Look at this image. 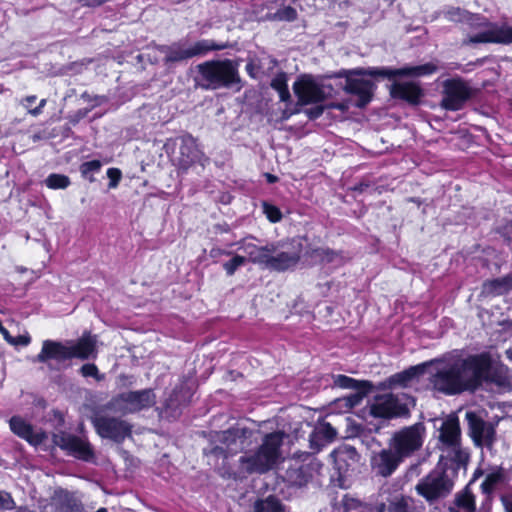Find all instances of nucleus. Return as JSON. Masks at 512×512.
I'll use <instances>...</instances> for the list:
<instances>
[{"mask_svg": "<svg viewBox=\"0 0 512 512\" xmlns=\"http://www.w3.org/2000/svg\"><path fill=\"white\" fill-rule=\"evenodd\" d=\"M107 177L109 179V188H116L122 178V172L119 168H109L107 170Z\"/></svg>", "mask_w": 512, "mask_h": 512, "instance_id": "nucleus-50", "label": "nucleus"}, {"mask_svg": "<svg viewBox=\"0 0 512 512\" xmlns=\"http://www.w3.org/2000/svg\"><path fill=\"white\" fill-rule=\"evenodd\" d=\"M215 230L219 233H229L231 231V228L228 223H219L214 226Z\"/></svg>", "mask_w": 512, "mask_h": 512, "instance_id": "nucleus-60", "label": "nucleus"}, {"mask_svg": "<svg viewBox=\"0 0 512 512\" xmlns=\"http://www.w3.org/2000/svg\"><path fill=\"white\" fill-rule=\"evenodd\" d=\"M369 415L376 419L392 420L410 416V409L406 403L400 401L393 393L380 394L374 397L369 406Z\"/></svg>", "mask_w": 512, "mask_h": 512, "instance_id": "nucleus-10", "label": "nucleus"}, {"mask_svg": "<svg viewBox=\"0 0 512 512\" xmlns=\"http://www.w3.org/2000/svg\"><path fill=\"white\" fill-rule=\"evenodd\" d=\"M80 373L83 377H94L98 376L99 370L94 363H86L81 366Z\"/></svg>", "mask_w": 512, "mask_h": 512, "instance_id": "nucleus-51", "label": "nucleus"}, {"mask_svg": "<svg viewBox=\"0 0 512 512\" xmlns=\"http://www.w3.org/2000/svg\"><path fill=\"white\" fill-rule=\"evenodd\" d=\"M297 17L298 13L296 9L290 5L279 8L273 15L274 20L285 22H293Z\"/></svg>", "mask_w": 512, "mask_h": 512, "instance_id": "nucleus-39", "label": "nucleus"}, {"mask_svg": "<svg viewBox=\"0 0 512 512\" xmlns=\"http://www.w3.org/2000/svg\"><path fill=\"white\" fill-rule=\"evenodd\" d=\"M59 512H85L82 502L70 493H65L58 501Z\"/></svg>", "mask_w": 512, "mask_h": 512, "instance_id": "nucleus-36", "label": "nucleus"}, {"mask_svg": "<svg viewBox=\"0 0 512 512\" xmlns=\"http://www.w3.org/2000/svg\"><path fill=\"white\" fill-rule=\"evenodd\" d=\"M199 75L198 84L206 90L221 88H242V79L239 74V64L232 59L208 60L197 66Z\"/></svg>", "mask_w": 512, "mask_h": 512, "instance_id": "nucleus-4", "label": "nucleus"}, {"mask_svg": "<svg viewBox=\"0 0 512 512\" xmlns=\"http://www.w3.org/2000/svg\"><path fill=\"white\" fill-rule=\"evenodd\" d=\"M489 352L469 354L438 369L430 378L433 389L446 396L476 393L484 383H493Z\"/></svg>", "mask_w": 512, "mask_h": 512, "instance_id": "nucleus-1", "label": "nucleus"}, {"mask_svg": "<svg viewBox=\"0 0 512 512\" xmlns=\"http://www.w3.org/2000/svg\"><path fill=\"white\" fill-rule=\"evenodd\" d=\"M0 333L3 335L4 339L12 345V342H14V336H12L9 331L2 325V328H0Z\"/></svg>", "mask_w": 512, "mask_h": 512, "instance_id": "nucleus-61", "label": "nucleus"}, {"mask_svg": "<svg viewBox=\"0 0 512 512\" xmlns=\"http://www.w3.org/2000/svg\"><path fill=\"white\" fill-rule=\"evenodd\" d=\"M465 419L468 434L476 447L491 449L496 442V429L490 422L485 421L477 412L467 411Z\"/></svg>", "mask_w": 512, "mask_h": 512, "instance_id": "nucleus-11", "label": "nucleus"}, {"mask_svg": "<svg viewBox=\"0 0 512 512\" xmlns=\"http://www.w3.org/2000/svg\"><path fill=\"white\" fill-rule=\"evenodd\" d=\"M305 257L310 259L314 264H331L335 262L342 263L344 261L343 251L334 250L329 247H307Z\"/></svg>", "mask_w": 512, "mask_h": 512, "instance_id": "nucleus-28", "label": "nucleus"}, {"mask_svg": "<svg viewBox=\"0 0 512 512\" xmlns=\"http://www.w3.org/2000/svg\"><path fill=\"white\" fill-rule=\"evenodd\" d=\"M426 367V363H421L395 373L385 380L384 387L387 389L406 388L414 379L425 373Z\"/></svg>", "mask_w": 512, "mask_h": 512, "instance_id": "nucleus-23", "label": "nucleus"}, {"mask_svg": "<svg viewBox=\"0 0 512 512\" xmlns=\"http://www.w3.org/2000/svg\"><path fill=\"white\" fill-rule=\"evenodd\" d=\"M67 346L61 341L44 340L36 361L39 363H47L50 360L56 362H64L74 358L80 360H88L95 358L97 354V338L90 331H85L76 342H70Z\"/></svg>", "mask_w": 512, "mask_h": 512, "instance_id": "nucleus-3", "label": "nucleus"}, {"mask_svg": "<svg viewBox=\"0 0 512 512\" xmlns=\"http://www.w3.org/2000/svg\"><path fill=\"white\" fill-rule=\"evenodd\" d=\"M486 25L490 26L491 29L469 35L463 39L462 45L469 46L480 43L512 44V26H497L490 22H487Z\"/></svg>", "mask_w": 512, "mask_h": 512, "instance_id": "nucleus-15", "label": "nucleus"}, {"mask_svg": "<svg viewBox=\"0 0 512 512\" xmlns=\"http://www.w3.org/2000/svg\"><path fill=\"white\" fill-rule=\"evenodd\" d=\"M193 391L185 383L176 385L169 397L164 402V410L171 416H176L181 413V409L186 407L191 402Z\"/></svg>", "mask_w": 512, "mask_h": 512, "instance_id": "nucleus-22", "label": "nucleus"}, {"mask_svg": "<svg viewBox=\"0 0 512 512\" xmlns=\"http://www.w3.org/2000/svg\"><path fill=\"white\" fill-rule=\"evenodd\" d=\"M454 449L453 456L451 461L456 464V468H466L468 462L470 460V455L468 452L461 449L460 445L458 447H452Z\"/></svg>", "mask_w": 512, "mask_h": 512, "instance_id": "nucleus-41", "label": "nucleus"}, {"mask_svg": "<svg viewBox=\"0 0 512 512\" xmlns=\"http://www.w3.org/2000/svg\"><path fill=\"white\" fill-rule=\"evenodd\" d=\"M225 48V44L216 43L209 39L198 40L192 45H187V42L184 41H177L170 45L162 44L156 47L158 52L164 54L163 63L165 66L187 61L197 56H204L211 51H220Z\"/></svg>", "mask_w": 512, "mask_h": 512, "instance_id": "nucleus-5", "label": "nucleus"}, {"mask_svg": "<svg viewBox=\"0 0 512 512\" xmlns=\"http://www.w3.org/2000/svg\"><path fill=\"white\" fill-rule=\"evenodd\" d=\"M425 426L415 423L396 431L390 439L389 446L405 460L419 451L424 443Z\"/></svg>", "mask_w": 512, "mask_h": 512, "instance_id": "nucleus-7", "label": "nucleus"}, {"mask_svg": "<svg viewBox=\"0 0 512 512\" xmlns=\"http://www.w3.org/2000/svg\"><path fill=\"white\" fill-rule=\"evenodd\" d=\"M315 429L328 444L333 442L337 436L336 429L328 422L317 426Z\"/></svg>", "mask_w": 512, "mask_h": 512, "instance_id": "nucleus-43", "label": "nucleus"}, {"mask_svg": "<svg viewBox=\"0 0 512 512\" xmlns=\"http://www.w3.org/2000/svg\"><path fill=\"white\" fill-rule=\"evenodd\" d=\"M286 480L291 486L303 487L308 484L311 475L303 465L295 468H288L285 473Z\"/></svg>", "mask_w": 512, "mask_h": 512, "instance_id": "nucleus-35", "label": "nucleus"}, {"mask_svg": "<svg viewBox=\"0 0 512 512\" xmlns=\"http://www.w3.org/2000/svg\"><path fill=\"white\" fill-rule=\"evenodd\" d=\"M334 384L343 389H353L354 385L357 384V379L339 374L334 377Z\"/></svg>", "mask_w": 512, "mask_h": 512, "instance_id": "nucleus-46", "label": "nucleus"}, {"mask_svg": "<svg viewBox=\"0 0 512 512\" xmlns=\"http://www.w3.org/2000/svg\"><path fill=\"white\" fill-rule=\"evenodd\" d=\"M101 166L102 164L99 160H91L83 162L80 165L79 170L81 175L86 178L89 174L98 172L101 169Z\"/></svg>", "mask_w": 512, "mask_h": 512, "instance_id": "nucleus-45", "label": "nucleus"}, {"mask_svg": "<svg viewBox=\"0 0 512 512\" xmlns=\"http://www.w3.org/2000/svg\"><path fill=\"white\" fill-rule=\"evenodd\" d=\"M352 390L356 391V396L362 398L369 394L373 389L372 382L368 380H357V384L354 385Z\"/></svg>", "mask_w": 512, "mask_h": 512, "instance_id": "nucleus-47", "label": "nucleus"}, {"mask_svg": "<svg viewBox=\"0 0 512 512\" xmlns=\"http://www.w3.org/2000/svg\"><path fill=\"white\" fill-rule=\"evenodd\" d=\"M440 441L448 447H458L461 440V429L457 418L445 420L440 427Z\"/></svg>", "mask_w": 512, "mask_h": 512, "instance_id": "nucleus-30", "label": "nucleus"}, {"mask_svg": "<svg viewBox=\"0 0 512 512\" xmlns=\"http://www.w3.org/2000/svg\"><path fill=\"white\" fill-rule=\"evenodd\" d=\"M293 91L297 97L299 106L318 104L326 100V93L319 83L311 75H301L293 83Z\"/></svg>", "mask_w": 512, "mask_h": 512, "instance_id": "nucleus-14", "label": "nucleus"}, {"mask_svg": "<svg viewBox=\"0 0 512 512\" xmlns=\"http://www.w3.org/2000/svg\"><path fill=\"white\" fill-rule=\"evenodd\" d=\"M512 291V273L502 277L488 279L482 283L480 297L489 298L508 294Z\"/></svg>", "mask_w": 512, "mask_h": 512, "instance_id": "nucleus-27", "label": "nucleus"}, {"mask_svg": "<svg viewBox=\"0 0 512 512\" xmlns=\"http://www.w3.org/2000/svg\"><path fill=\"white\" fill-rule=\"evenodd\" d=\"M253 512H287V508L278 497L268 495L254 502Z\"/></svg>", "mask_w": 512, "mask_h": 512, "instance_id": "nucleus-34", "label": "nucleus"}, {"mask_svg": "<svg viewBox=\"0 0 512 512\" xmlns=\"http://www.w3.org/2000/svg\"><path fill=\"white\" fill-rule=\"evenodd\" d=\"M388 512H418L413 497L404 494L396 495L388 500Z\"/></svg>", "mask_w": 512, "mask_h": 512, "instance_id": "nucleus-33", "label": "nucleus"}, {"mask_svg": "<svg viewBox=\"0 0 512 512\" xmlns=\"http://www.w3.org/2000/svg\"><path fill=\"white\" fill-rule=\"evenodd\" d=\"M325 106L317 105L312 108L306 109L305 114L310 120H316L321 117L325 111Z\"/></svg>", "mask_w": 512, "mask_h": 512, "instance_id": "nucleus-52", "label": "nucleus"}, {"mask_svg": "<svg viewBox=\"0 0 512 512\" xmlns=\"http://www.w3.org/2000/svg\"><path fill=\"white\" fill-rule=\"evenodd\" d=\"M369 187L368 183L360 182L356 184L352 190L358 193H363Z\"/></svg>", "mask_w": 512, "mask_h": 512, "instance_id": "nucleus-62", "label": "nucleus"}, {"mask_svg": "<svg viewBox=\"0 0 512 512\" xmlns=\"http://www.w3.org/2000/svg\"><path fill=\"white\" fill-rule=\"evenodd\" d=\"M302 245L293 246L287 251L269 253L265 268L284 272L295 267L301 259Z\"/></svg>", "mask_w": 512, "mask_h": 512, "instance_id": "nucleus-19", "label": "nucleus"}, {"mask_svg": "<svg viewBox=\"0 0 512 512\" xmlns=\"http://www.w3.org/2000/svg\"><path fill=\"white\" fill-rule=\"evenodd\" d=\"M278 95L280 98V101L282 102H290L291 101V94L288 88V85L281 90L278 91Z\"/></svg>", "mask_w": 512, "mask_h": 512, "instance_id": "nucleus-59", "label": "nucleus"}, {"mask_svg": "<svg viewBox=\"0 0 512 512\" xmlns=\"http://www.w3.org/2000/svg\"><path fill=\"white\" fill-rule=\"evenodd\" d=\"M390 96L399 99L410 105L417 106L421 103L424 90L416 82H394L390 87Z\"/></svg>", "mask_w": 512, "mask_h": 512, "instance_id": "nucleus-21", "label": "nucleus"}, {"mask_svg": "<svg viewBox=\"0 0 512 512\" xmlns=\"http://www.w3.org/2000/svg\"><path fill=\"white\" fill-rule=\"evenodd\" d=\"M237 244L241 245L244 248L247 254V261L252 264H256L259 266H266L267 258L269 253L277 252V248L279 244L269 243L265 246H257L253 243L244 244V241L241 240Z\"/></svg>", "mask_w": 512, "mask_h": 512, "instance_id": "nucleus-29", "label": "nucleus"}, {"mask_svg": "<svg viewBox=\"0 0 512 512\" xmlns=\"http://www.w3.org/2000/svg\"><path fill=\"white\" fill-rule=\"evenodd\" d=\"M247 258L239 254H232V258L222 264L227 276H233L241 266L245 265Z\"/></svg>", "mask_w": 512, "mask_h": 512, "instance_id": "nucleus-38", "label": "nucleus"}, {"mask_svg": "<svg viewBox=\"0 0 512 512\" xmlns=\"http://www.w3.org/2000/svg\"><path fill=\"white\" fill-rule=\"evenodd\" d=\"M501 235L506 241L512 242V220L502 226Z\"/></svg>", "mask_w": 512, "mask_h": 512, "instance_id": "nucleus-53", "label": "nucleus"}, {"mask_svg": "<svg viewBox=\"0 0 512 512\" xmlns=\"http://www.w3.org/2000/svg\"><path fill=\"white\" fill-rule=\"evenodd\" d=\"M37 100V97L35 95L26 96L22 100V104L25 108L28 109L29 113L33 116H38L42 113L43 107L46 105V99H42L38 106L32 107L35 101Z\"/></svg>", "mask_w": 512, "mask_h": 512, "instance_id": "nucleus-42", "label": "nucleus"}, {"mask_svg": "<svg viewBox=\"0 0 512 512\" xmlns=\"http://www.w3.org/2000/svg\"><path fill=\"white\" fill-rule=\"evenodd\" d=\"M52 441L54 445L76 459L89 462L95 456L91 444L77 435L61 431L53 434Z\"/></svg>", "mask_w": 512, "mask_h": 512, "instance_id": "nucleus-13", "label": "nucleus"}, {"mask_svg": "<svg viewBox=\"0 0 512 512\" xmlns=\"http://www.w3.org/2000/svg\"><path fill=\"white\" fill-rule=\"evenodd\" d=\"M31 342V337L29 335H18L14 337V342H12V345H21V346H27Z\"/></svg>", "mask_w": 512, "mask_h": 512, "instance_id": "nucleus-56", "label": "nucleus"}, {"mask_svg": "<svg viewBox=\"0 0 512 512\" xmlns=\"http://www.w3.org/2000/svg\"><path fill=\"white\" fill-rule=\"evenodd\" d=\"M326 445H328V443L322 439L318 431L314 429L309 435V446L313 453L319 452Z\"/></svg>", "mask_w": 512, "mask_h": 512, "instance_id": "nucleus-44", "label": "nucleus"}, {"mask_svg": "<svg viewBox=\"0 0 512 512\" xmlns=\"http://www.w3.org/2000/svg\"><path fill=\"white\" fill-rule=\"evenodd\" d=\"M9 427L13 434L34 447L41 445L48 438L44 430L35 431L33 425L19 415H14L9 419Z\"/></svg>", "mask_w": 512, "mask_h": 512, "instance_id": "nucleus-17", "label": "nucleus"}, {"mask_svg": "<svg viewBox=\"0 0 512 512\" xmlns=\"http://www.w3.org/2000/svg\"><path fill=\"white\" fill-rule=\"evenodd\" d=\"M263 213L265 214L266 218L271 223H278L282 220L283 215L279 207H277L274 204H271L267 201H263L262 203Z\"/></svg>", "mask_w": 512, "mask_h": 512, "instance_id": "nucleus-40", "label": "nucleus"}, {"mask_svg": "<svg viewBox=\"0 0 512 512\" xmlns=\"http://www.w3.org/2000/svg\"><path fill=\"white\" fill-rule=\"evenodd\" d=\"M440 106L447 111H459L475 96V90L461 77L446 79L442 83Z\"/></svg>", "mask_w": 512, "mask_h": 512, "instance_id": "nucleus-8", "label": "nucleus"}, {"mask_svg": "<svg viewBox=\"0 0 512 512\" xmlns=\"http://www.w3.org/2000/svg\"><path fill=\"white\" fill-rule=\"evenodd\" d=\"M245 69H246L247 74H248L251 78H256V75H255V72H254V70H255V65L253 64V62H248V63L246 64Z\"/></svg>", "mask_w": 512, "mask_h": 512, "instance_id": "nucleus-63", "label": "nucleus"}, {"mask_svg": "<svg viewBox=\"0 0 512 512\" xmlns=\"http://www.w3.org/2000/svg\"><path fill=\"white\" fill-rule=\"evenodd\" d=\"M81 98H82L83 100L87 101V102H95V104L91 107V109H92V108H94V107H96V106H98V105H100V103H101V102L99 101V100L101 99V97H100V96H97V95H94V96H93V95H91V94H90L89 92H87V91H84V92L81 94Z\"/></svg>", "mask_w": 512, "mask_h": 512, "instance_id": "nucleus-55", "label": "nucleus"}, {"mask_svg": "<svg viewBox=\"0 0 512 512\" xmlns=\"http://www.w3.org/2000/svg\"><path fill=\"white\" fill-rule=\"evenodd\" d=\"M179 157L177 158V168L180 172L186 173L200 157L196 139L189 133L180 137Z\"/></svg>", "mask_w": 512, "mask_h": 512, "instance_id": "nucleus-20", "label": "nucleus"}, {"mask_svg": "<svg viewBox=\"0 0 512 512\" xmlns=\"http://www.w3.org/2000/svg\"><path fill=\"white\" fill-rule=\"evenodd\" d=\"M384 72L383 67H357L353 69H340L328 76V78H344L345 83L349 80H353L356 76H370L373 78H383Z\"/></svg>", "mask_w": 512, "mask_h": 512, "instance_id": "nucleus-31", "label": "nucleus"}, {"mask_svg": "<svg viewBox=\"0 0 512 512\" xmlns=\"http://www.w3.org/2000/svg\"><path fill=\"white\" fill-rule=\"evenodd\" d=\"M453 486V481L448 477L446 471L442 469L433 470L424 476L415 486V490L427 502L433 503L447 497L452 491Z\"/></svg>", "mask_w": 512, "mask_h": 512, "instance_id": "nucleus-9", "label": "nucleus"}, {"mask_svg": "<svg viewBox=\"0 0 512 512\" xmlns=\"http://www.w3.org/2000/svg\"><path fill=\"white\" fill-rule=\"evenodd\" d=\"M44 182L52 190L66 189L71 184V180L67 175L59 173L49 174Z\"/></svg>", "mask_w": 512, "mask_h": 512, "instance_id": "nucleus-37", "label": "nucleus"}, {"mask_svg": "<svg viewBox=\"0 0 512 512\" xmlns=\"http://www.w3.org/2000/svg\"><path fill=\"white\" fill-rule=\"evenodd\" d=\"M92 424L101 438L110 439L118 444L132 434V425L127 421L108 416H95Z\"/></svg>", "mask_w": 512, "mask_h": 512, "instance_id": "nucleus-12", "label": "nucleus"}, {"mask_svg": "<svg viewBox=\"0 0 512 512\" xmlns=\"http://www.w3.org/2000/svg\"><path fill=\"white\" fill-rule=\"evenodd\" d=\"M15 508V501L11 493L0 491V510H12Z\"/></svg>", "mask_w": 512, "mask_h": 512, "instance_id": "nucleus-49", "label": "nucleus"}, {"mask_svg": "<svg viewBox=\"0 0 512 512\" xmlns=\"http://www.w3.org/2000/svg\"><path fill=\"white\" fill-rule=\"evenodd\" d=\"M252 433L248 427L232 426L221 433L220 441L231 453H237L238 448L243 449L244 443Z\"/></svg>", "mask_w": 512, "mask_h": 512, "instance_id": "nucleus-24", "label": "nucleus"}, {"mask_svg": "<svg viewBox=\"0 0 512 512\" xmlns=\"http://www.w3.org/2000/svg\"><path fill=\"white\" fill-rule=\"evenodd\" d=\"M500 501L504 507L505 512H512V496L502 495Z\"/></svg>", "mask_w": 512, "mask_h": 512, "instance_id": "nucleus-57", "label": "nucleus"}, {"mask_svg": "<svg viewBox=\"0 0 512 512\" xmlns=\"http://www.w3.org/2000/svg\"><path fill=\"white\" fill-rule=\"evenodd\" d=\"M510 480V470L502 466H496L487 473L484 481L481 483V492L484 495L491 496L498 487L507 485Z\"/></svg>", "mask_w": 512, "mask_h": 512, "instance_id": "nucleus-25", "label": "nucleus"}, {"mask_svg": "<svg viewBox=\"0 0 512 512\" xmlns=\"http://www.w3.org/2000/svg\"><path fill=\"white\" fill-rule=\"evenodd\" d=\"M287 75L285 72L281 71L279 73H277L275 75V77L272 78L271 82H270V86L273 90L275 91H279L281 90L282 88L286 87L288 84H287Z\"/></svg>", "mask_w": 512, "mask_h": 512, "instance_id": "nucleus-48", "label": "nucleus"}, {"mask_svg": "<svg viewBox=\"0 0 512 512\" xmlns=\"http://www.w3.org/2000/svg\"><path fill=\"white\" fill-rule=\"evenodd\" d=\"M232 198H233V197H232L229 193H223V194L221 195V197H220V200H219V201H220L222 204L227 205V204H230V203H231Z\"/></svg>", "mask_w": 512, "mask_h": 512, "instance_id": "nucleus-64", "label": "nucleus"}, {"mask_svg": "<svg viewBox=\"0 0 512 512\" xmlns=\"http://www.w3.org/2000/svg\"><path fill=\"white\" fill-rule=\"evenodd\" d=\"M233 254L232 251H229V250H225V249H222V248H219V247H213L211 248L210 250V257L211 258H218L220 256H231Z\"/></svg>", "mask_w": 512, "mask_h": 512, "instance_id": "nucleus-54", "label": "nucleus"}, {"mask_svg": "<svg viewBox=\"0 0 512 512\" xmlns=\"http://www.w3.org/2000/svg\"><path fill=\"white\" fill-rule=\"evenodd\" d=\"M404 460L391 447L382 449L371 456L372 470L378 476L387 478L391 476Z\"/></svg>", "mask_w": 512, "mask_h": 512, "instance_id": "nucleus-16", "label": "nucleus"}, {"mask_svg": "<svg viewBox=\"0 0 512 512\" xmlns=\"http://www.w3.org/2000/svg\"><path fill=\"white\" fill-rule=\"evenodd\" d=\"M285 433L274 431L264 435L262 443L251 455L239 458V470L242 474H265L276 467L282 457Z\"/></svg>", "mask_w": 512, "mask_h": 512, "instance_id": "nucleus-2", "label": "nucleus"}, {"mask_svg": "<svg viewBox=\"0 0 512 512\" xmlns=\"http://www.w3.org/2000/svg\"><path fill=\"white\" fill-rule=\"evenodd\" d=\"M449 512H476V497L466 486L464 489L456 493L454 498V506H450Z\"/></svg>", "mask_w": 512, "mask_h": 512, "instance_id": "nucleus-32", "label": "nucleus"}, {"mask_svg": "<svg viewBox=\"0 0 512 512\" xmlns=\"http://www.w3.org/2000/svg\"><path fill=\"white\" fill-rule=\"evenodd\" d=\"M156 395L153 389H143L117 394L111 398L107 407L123 415L136 413L154 406Z\"/></svg>", "mask_w": 512, "mask_h": 512, "instance_id": "nucleus-6", "label": "nucleus"}, {"mask_svg": "<svg viewBox=\"0 0 512 512\" xmlns=\"http://www.w3.org/2000/svg\"><path fill=\"white\" fill-rule=\"evenodd\" d=\"M437 71L438 66L432 62H428L417 66H406L398 69L383 67V78L391 79L394 77H420L434 74Z\"/></svg>", "mask_w": 512, "mask_h": 512, "instance_id": "nucleus-26", "label": "nucleus"}, {"mask_svg": "<svg viewBox=\"0 0 512 512\" xmlns=\"http://www.w3.org/2000/svg\"><path fill=\"white\" fill-rule=\"evenodd\" d=\"M210 454L216 456V457H223V458H227L228 457V450L227 448H223V447H220V446H214L210 452Z\"/></svg>", "mask_w": 512, "mask_h": 512, "instance_id": "nucleus-58", "label": "nucleus"}, {"mask_svg": "<svg viewBox=\"0 0 512 512\" xmlns=\"http://www.w3.org/2000/svg\"><path fill=\"white\" fill-rule=\"evenodd\" d=\"M358 77L345 83L343 90L346 94L357 97L358 108H365L373 100L377 85L372 80Z\"/></svg>", "mask_w": 512, "mask_h": 512, "instance_id": "nucleus-18", "label": "nucleus"}]
</instances>
